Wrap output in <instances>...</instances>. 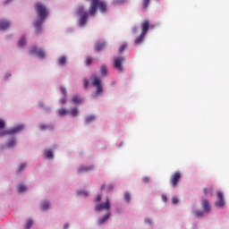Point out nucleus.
<instances>
[{"mask_svg":"<svg viewBox=\"0 0 229 229\" xmlns=\"http://www.w3.org/2000/svg\"><path fill=\"white\" fill-rule=\"evenodd\" d=\"M144 37H146V35H143L142 33H140V35L138 38H136L134 44L136 46L140 45L141 42H144Z\"/></svg>","mask_w":229,"mask_h":229,"instance_id":"nucleus-17","label":"nucleus"},{"mask_svg":"<svg viewBox=\"0 0 229 229\" xmlns=\"http://www.w3.org/2000/svg\"><path fill=\"white\" fill-rule=\"evenodd\" d=\"M148 30H149V21L145 20V21L141 23V34H142V35H147Z\"/></svg>","mask_w":229,"mask_h":229,"instance_id":"nucleus-11","label":"nucleus"},{"mask_svg":"<svg viewBox=\"0 0 229 229\" xmlns=\"http://www.w3.org/2000/svg\"><path fill=\"white\" fill-rule=\"evenodd\" d=\"M61 92L64 97H67V89L65 88L61 87Z\"/></svg>","mask_w":229,"mask_h":229,"instance_id":"nucleus-40","label":"nucleus"},{"mask_svg":"<svg viewBox=\"0 0 229 229\" xmlns=\"http://www.w3.org/2000/svg\"><path fill=\"white\" fill-rule=\"evenodd\" d=\"M66 62H67V57H65V55H62L58 59L59 65H65Z\"/></svg>","mask_w":229,"mask_h":229,"instance_id":"nucleus-22","label":"nucleus"},{"mask_svg":"<svg viewBox=\"0 0 229 229\" xmlns=\"http://www.w3.org/2000/svg\"><path fill=\"white\" fill-rule=\"evenodd\" d=\"M98 8L101 13H105L106 12V2H103L100 0H93L91 1L90 6L89 8V15L90 17H94L96 13H98Z\"/></svg>","mask_w":229,"mask_h":229,"instance_id":"nucleus-2","label":"nucleus"},{"mask_svg":"<svg viewBox=\"0 0 229 229\" xmlns=\"http://www.w3.org/2000/svg\"><path fill=\"white\" fill-rule=\"evenodd\" d=\"M90 64H92V57L88 56L86 58V64L90 65Z\"/></svg>","mask_w":229,"mask_h":229,"instance_id":"nucleus-38","label":"nucleus"},{"mask_svg":"<svg viewBox=\"0 0 229 229\" xmlns=\"http://www.w3.org/2000/svg\"><path fill=\"white\" fill-rule=\"evenodd\" d=\"M126 0H113V4H123Z\"/></svg>","mask_w":229,"mask_h":229,"instance_id":"nucleus-31","label":"nucleus"},{"mask_svg":"<svg viewBox=\"0 0 229 229\" xmlns=\"http://www.w3.org/2000/svg\"><path fill=\"white\" fill-rule=\"evenodd\" d=\"M72 103H74V105H78V104L81 103L82 99H81V98H80V96L75 95L72 98Z\"/></svg>","mask_w":229,"mask_h":229,"instance_id":"nucleus-21","label":"nucleus"},{"mask_svg":"<svg viewBox=\"0 0 229 229\" xmlns=\"http://www.w3.org/2000/svg\"><path fill=\"white\" fill-rule=\"evenodd\" d=\"M24 130V125H18L13 127L10 131H3L0 132V137L4 135H13V133H19V131H22Z\"/></svg>","mask_w":229,"mask_h":229,"instance_id":"nucleus-6","label":"nucleus"},{"mask_svg":"<svg viewBox=\"0 0 229 229\" xmlns=\"http://www.w3.org/2000/svg\"><path fill=\"white\" fill-rule=\"evenodd\" d=\"M95 201H97V203H99V201H101V194L97 195Z\"/></svg>","mask_w":229,"mask_h":229,"instance_id":"nucleus-44","label":"nucleus"},{"mask_svg":"<svg viewBox=\"0 0 229 229\" xmlns=\"http://www.w3.org/2000/svg\"><path fill=\"white\" fill-rule=\"evenodd\" d=\"M81 194H83V196H89V192L87 191H81Z\"/></svg>","mask_w":229,"mask_h":229,"instance_id":"nucleus-48","label":"nucleus"},{"mask_svg":"<svg viewBox=\"0 0 229 229\" xmlns=\"http://www.w3.org/2000/svg\"><path fill=\"white\" fill-rule=\"evenodd\" d=\"M178 201H179L178 198H176V197H173V198H172V203H173V205H176V203H178Z\"/></svg>","mask_w":229,"mask_h":229,"instance_id":"nucleus-41","label":"nucleus"},{"mask_svg":"<svg viewBox=\"0 0 229 229\" xmlns=\"http://www.w3.org/2000/svg\"><path fill=\"white\" fill-rule=\"evenodd\" d=\"M46 157L48 158L49 160H51V158H53V151L51 150H47L45 152Z\"/></svg>","mask_w":229,"mask_h":229,"instance_id":"nucleus-25","label":"nucleus"},{"mask_svg":"<svg viewBox=\"0 0 229 229\" xmlns=\"http://www.w3.org/2000/svg\"><path fill=\"white\" fill-rule=\"evenodd\" d=\"M124 198H125V201H127V203H130V200L131 199V196L130 195V193L125 192Z\"/></svg>","mask_w":229,"mask_h":229,"instance_id":"nucleus-30","label":"nucleus"},{"mask_svg":"<svg viewBox=\"0 0 229 229\" xmlns=\"http://www.w3.org/2000/svg\"><path fill=\"white\" fill-rule=\"evenodd\" d=\"M46 128H47V126L42 125V126L40 127V130H46Z\"/></svg>","mask_w":229,"mask_h":229,"instance_id":"nucleus-50","label":"nucleus"},{"mask_svg":"<svg viewBox=\"0 0 229 229\" xmlns=\"http://www.w3.org/2000/svg\"><path fill=\"white\" fill-rule=\"evenodd\" d=\"M161 198H162L164 203H167V196L162 195Z\"/></svg>","mask_w":229,"mask_h":229,"instance_id":"nucleus-45","label":"nucleus"},{"mask_svg":"<svg viewBox=\"0 0 229 229\" xmlns=\"http://www.w3.org/2000/svg\"><path fill=\"white\" fill-rule=\"evenodd\" d=\"M58 114L59 115H67V114H69V111L65 108H61L58 110Z\"/></svg>","mask_w":229,"mask_h":229,"instance_id":"nucleus-24","label":"nucleus"},{"mask_svg":"<svg viewBox=\"0 0 229 229\" xmlns=\"http://www.w3.org/2000/svg\"><path fill=\"white\" fill-rule=\"evenodd\" d=\"M47 208H49V202L47 201L41 205V210H47Z\"/></svg>","mask_w":229,"mask_h":229,"instance_id":"nucleus-29","label":"nucleus"},{"mask_svg":"<svg viewBox=\"0 0 229 229\" xmlns=\"http://www.w3.org/2000/svg\"><path fill=\"white\" fill-rule=\"evenodd\" d=\"M124 49H126V44H123L119 48V53H124Z\"/></svg>","mask_w":229,"mask_h":229,"instance_id":"nucleus-37","label":"nucleus"},{"mask_svg":"<svg viewBox=\"0 0 229 229\" xmlns=\"http://www.w3.org/2000/svg\"><path fill=\"white\" fill-rule=\"evenodd\" d=\"M203 212L202 210H197L194 212L195 217H203Z\"/></svg>","mask_w":229,"mask_h":229,"instance_id":"nucleus-27","label":"nucleus"},{"mask_svg":"<svg viewBox=\"0 0 229 229\" xmlns=\"http://www.w3.org/2000/svg\"><path fill=\"white\" fill-rule=\"evenodd\" d=\"M145 223L151 226L153 225V221H151V218H145Z\"/></svg>","mask_w":229,"mask_h":229,"instance_id":"nucleus-39","label":"nucleus"},{"mask_svg":"<svg viewBox=\"0 0 229 229\" xmlns=\"http://www.w3.org/2000/svg\"><path fill=\"white\" fill-rule=\"evenodd\" d=\"M109 217H110V211H107L106 214L104 216V217L98 220V225H103L104 223H106Z\"/></svg>","mask_w":229,"mask_h":229,"instance_id":"nucleus-16","label":"nucleus"},{"mask_svg":"<svg viewBox=\"0 0 229 229\" xmlns=\"http://www.w3.org/2000/svg\"><path fill=\"white\" fill-rule=\"evenodd\" d=\"M92 87H96V96H101L103 94V83L101 82V78L96 74H92L89 77Z\"/></svg>","mask_w":229,"mask_h":229,"instance_id":"nucleus-3","label":"nucleus"},{"mask_svg":"<svg viewBox=\"0 0 229 229\" xmlns=\"http://www.w3.org/2000/svg\"><path fill=\"white\" fill-rule=\"evenodd\" d=\"M112 189H114V187L111 186V187H110V191H112Z\"/></svg>","mask_w":229,"mask_h":229,"instance_id":"nucleus-53","label":"nucleus"},{"mask_svg":"<svg viewBox=\"0 0 229 229\" xmlns=\"http://www.w3.org/2000/svg\"><path fill=\"white\" fill-rule=\"evenodd\" d=\"M180 180H182V173L180 171H176L170 177V184L172 187H178Z\"/></svg>","mask_w":229,"mask_h":229,"instance_id":"nucleus-5","label":"nucleus"},{"mask_svg":"<svg viewBox=\"0 0 229 229\" xmlns=\"http://www.w3.org/2000/svg\"><path fill=\"white\" fill-rule=\"evenodd\" d=\"M31 226H33V220L29 219L25 225V229H30Z\"/></svg>","mask_w":229,"mask_h":229,"instance_id":"nucleus-26","label":"nucleus"},{"mask_svg":"<svg viewBox=\"0 0 229 229\" xmlns=\"http://www.w3.org/2000/svg\"><path fill=\"white\" fill-rule=\"evenodd\" d=\"M64 229L69 228V224H65V225H64Z\"/></svg>","mask_w":229,"mask_h":229,"instance_id":"nucleus-49","label":"nucleus"},{"mask_svg":"<svg viewBox=\"0 0 229 229\" xmlns=\"http://www.w3.org/2000/svg\"><path fill=\"white\" fill-rule=\"evenodd\" d=\"M100 189L103 191V189H105V184H103Z\"/></svg>","mask_w":229,"mask_h":229,"instance_id":"nucleus-52","label":"nucleus"},{"mask_svg":"<svg viewBox=\"0 0 229 229\" xmlns=\"http://www.w3.org/2000/svg\"><path fill=\"white\" fill-rule=\"evenodd\" d=\"M149 6V0H143L142 2V8L143 10H146Z\"/></svg>","mask_w":229,"mask_h":229,"instance_id":"nucleus-28","label":"nucleus"},{"mask_svg":"<svg viewBox=\"0 0 229 229\" xmlns=\"http://www.w3.org/2000/svg\"><path fill=\"white\" fill-rule=\"evenodd\" d=\"M138 30H139V29H138L137 27H133L132 32H133V33H137Z\"/></svg>","mask_w":229,"mask_h":229,"instance_id":"nucleus-47","label":"nucleus"},{"mask_svg":"<svg viewBox=\"0 0 229 229\" xmlns=\"http://www.w3.org/2000/svg\"><path fill=\"white\" fill-rule=\"evenodd\" d=\"M24 169H26V163H23L20 165L17 173H21V171H24Z\"/></svg>","mask_w":229,"mask_h":229,"instance_id":"nucleus-33","label":"nucleus"},{"mask_svg":"<svg viewBox=\"0 0 229 229\" xmlns=\"http://www.w3.org/2000/svg\"><path fill=\"white\" fill-rule=\"evenodd\" d=\"M202 208L203 212H210V203L208 202V200L204 199L202 201Z\"/></svg>","mask_w":229,"mask_h":229,"instance_id":"nucleus-13","label":"nucleus"},{"mask_svg":"<svg viewBox=\"0 0 229 229\" xmlns=\"http://www.w3.org/2000/svg\"><path fill=\"white\" fill-rule=\"evenodd\" d=\"M217 201L215 203L216 207L218 208H223L225 207V195L221 191L216 192Z\"/></svg>","mask_w":229,"mask_h":229,"instance_id":"nucleus-9","label":"nucleus"},{"mask_svg":"<svg viewBox=\"0 0 229 229\" xmlns=\"http://www.w3.org/2000/svg\"><path fill=\"white\" fill-rule=\"evenodd\" d=\"M67 97H64L63 98L60 99L62 105H65L67 103Z\"/></svg>","mask_w":229,"mask_h":229,"instance_id":"nucleus-42","label":"nucleus"},{"mask_svg":"<svg viewBox=\"0 0 229 229\" xmlns=\"http://www.w3.org/2000/svg\"><path fill=\"white\" fill-rule=\"evenodd\" d=\"M30 55H36L38 58H44L46 56V53L42 48L34 47L30 51Z\"/></svg>","mask_w":229,"mask_h":229,"instance_id":"nucleus-10","label":"nucleus"},{"mask_svg":"<svg viewBox=\"0 0 229 229\" xmlns=\"http://www.w3.org/2000/svg\"><path fill=\"white\" fill-rule=\"evenodd\" d=\"M110 199L108 197L106 198V202L105 203H97L95 206V210L97 212H99L101 210H110Z\"/></svg>","mask_w":229,"mask_h":229,"instance_id":"nucleus-7","label":"nucleus"},{"mask_svg":"<svg viewBox=\"0 0 229 229\" xmlns=\"http://www.w3.org/2000/svg\"><path fill=\"white\" fill-rule=\"evenodd\" d=\"M101 76H106L108 74V69L106 68V64H103L100 68Z\"/></svg>","mask_w":229,"mask_h":229,"instance_id":"nucleus-18","label":"nucleus"},{"mask_svg":"<svg viewBox=\"0 0 229 229\" xmlns=\"http://www.w3.org/2000/svg\"><path fill=\"white\" fill-rule=\"evenodd\" d=\"M4 126H6V123L4 120L0 119V130H4Z\"/></svg>","mask_w":229,"mask_h":229,"instance_id":"nucleus-36","label":"nucleus"},{"mask_svg":"<svg viewBox=\"0 0 229 229\" xmlns=\"http://www.w3.org/2000/svg\"><path fill=\"white\" fill-rule=\"evenodd\" d=\"M96 121V116L94 114H90L85 118V123L89 124V123H92Z\"/></svg>","mask_w":229,"mask_h":229,"instance_id":"nucleus-20","label":"nucleus"},{"mask_svg":"<svg viewBox=\"0 0 229 229\" xmlns=\"http://www.w3.org/2000/svg\"><path fill=\"white\" fill-rule=\"evenodd\" d=\"M10 28V21L5 20L0 21V30H8Z\"/></svg>","mask_w":229,"mask_h":229,"instance_id":"nucleus-14","label":"nucleus"},{"mask_svg":"<svg viewBox=\"0 0 229 229\" xmlns=\"http://www.w3.org/2000/svg\"><path fill=\"white\" fill-rule=\"evenodd\" d=\"M83 81H84V89H89V79L84 78Z\"/></svg>","mask_w":229,"mask_h":229,"instance_id":"nucleus-35","label":"nucleus"},{"mask_svg":"<svg viewBox=\"0 0 229 229\" xmlns=\"http://www.w3.org/2000/svg\"><path fill=\"white\" fill-rule=\"evenodd\" d=\"M89 171H94V165L80 166L77 170V173L81 174L82 173H89Z\"/></svg>","mask_w":229,"mask_h":229,"instance_id":"nucleus-12","label":"nucleus"},{"mask_svg":"<svg viewBox=\"0 0 229 229\" xmlns=\"http://www.w3.org/2000/svg\"><path fill=\"white\" fill-rule=\"evenodd\" d=\"M18 46L19 47H23V46H26V38L24 36L20 38Z\"/></svg>","mask_w":229,"mask_h":229,"instance_id":"nucleus-23","label":"nucleus"},{"mask_svg":"<svg viewBox=\"0 0 229 229\" xmlns=\"http://www.w3.org/2000/svg\"><path fill=\"white\" fill-rule=\"evenodd\" d=\"M26 191V186L24 184H21L18 188V192H24Z\"/></svg>","mask_w":229,"mask_h":229,"instance_id":"nucleus-34","label":"nucleus"},{"mask_svg":"<svg viewBox=\"0 0 229 229\" xmlns=\"http://www.w3.org/2000/svg\"><path fill=\"white\" fill-rule=\"evenodd\" d=\"M77 15L81 16L80 26H84L85 22H87V20L89 19V13L85 11V7L82 5L79 6L77 10Z\"/></svg>","mask_w":229,"mask_h":229,"instance_id":"nucleus-4","label":"nucleus"},{"mask_svg":"<svg viewBox=\"0 0 229 229\" xmlns=\"http://www.w3.org/2000/svg\"><path fill=\"white\" fill-rule=\"evenodd\" d=\"M203 192H204L205 196H208V189L204 188Z\"/></svg>","mask_w":229,"mask_h":229,"instance_id":"nucleus-46","label":"nucleus"},{"mask_svg":"<svg viewBox=\"0 0 229 229\" xmlns=\"http://www.w3.org/2000/svg\"><path fill=\"white\" fill-rule=\"evenodd\" d=\"M105 47V42L97 41L95 44V51H101V49H104Z\"/></svg>","mask_w":229,"mask_h":229,"instance_id":"nucleus-15","label":"nucleus"},{"mask_svg":"<svg viewBox=\"0 0 229 229\" xmlns=\"http://www.w3.org/2000/svg\"><path fill=\"white\" fill-rule=\"evenodd\" d=\"M15 144H16L15 139H13V140L7 144V147H8V148H13V146H15Z\"/></svg>","mask_w":229,"mask_h":229,"instance_id":"nucleus-32","label":"nucleus"},{"mask_svg":"<svg viewBox=\"0 0 229 229\" xmlns=\"http://www.w3.org/2000/svg\"><path fill=\"white\" fill-rule=\"evenodd\" d=\"M149 180H150L149 176L143 177V179H142L144 183H148Z\"/></svg>","mask_w":229,"mask_h":229,"instance_id":"nucleus-43","label":"nucleus"},{"mask_svg":"<svg viewBox=\"0 0 229 229\" xmlns=\"http://www.w3.org/2000/svg\"><path fill=\"white\" fill-rule=\"evenodd\" d=\"M36 12L38 16V20L34 23V26L36 28L35 33L38 35L40 31H42V22H44V20L46 17H47V9H46V6L42 4L41 3H38L35 4Z\"/></svg>","mask_w":229,"mask_h":229,"instance_id":"nucleus-1","label":"nucleus"},{"mask_svg":"<svg viewBox=\"0 0 229 229\" xmlns=\"http://www.w3.org/2000/svg\"><path fill=\"white\" fill-rule=\"evenodd\" d=\"M78 114H79V110L76 107L72 108L71 111H68V115H71L72 117H76Z\"/></svg>","mask_w":229,"mask_h":229,"instance_id":"nucleus-19","label":"nucleus"},{"mask_svg":"<svg viewBox=\"0 0 229 229\" xmlns=\"http://www.w3.org/2000/svg\"><path fill=\"white\" fill-rule=\"evenodd\" d=\"M208 191L210 192V196H212V188H210Z\"/></svg>","mask_w":229,"mask_h":229,"instance_id":"nucleus-51","label":"nucleus"},{"mask_svg":"<svg viewBox=\"0 0 229 229\" xmlns=\"http://www.w3.org/2000/svg\"><path fill=\"white\" fill-rule=\"evenodd\" d=\"M124 63V57L119 56L115 57L114 60V65L120 72H123V64Z\"/></svg>","mask_w":229,"mask_h":229,"instance_id":"nucleus-8","label":"nucleus"}]
</instances>
